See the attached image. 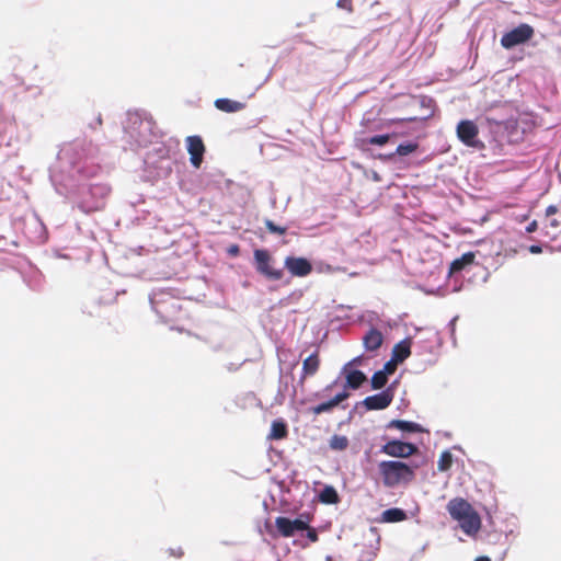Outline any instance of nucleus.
Returning <instances> with one entry per match:
<instances>
[{
  "instance_id": "f257e3e1",
  "label": "nucleus",
  "mask_w": 561,
  "mask_h": 561,
  "mask_svg": "<svg viewBox=\"0 0 561 561\" xmlns=\"http://www.w3.org/2000/svg\"><path fill=\"white\" fill-rule=\"evenodd\" d=\"M419 466L401 460H382L378 463V473L386 488L408 485L415 480Z\"/></svg>"
},
{
  "instance_id": "f03ea898",
  "label": "nucleus",
  "mask_w": 561,
  "mask_h": 561,
  "mask_svg": "<svg viewBox=\"0 0 561 561\" xmlns=\"http://www.w3.org/2000/svg\"><path fill=\"white\" fill-rule=\"evenodd\" d=\"M447 511L461 530L468 536H476L481 528V517L472 505L462 497H454L447 503Z\"/></svg>"
},
{
  "instance_id": "7ed1b4c3",
  "label": "nucleus",
  "mask_w": 561,
  "mask_h": 561,
  "mask_svg": "<svg viewBox=\"0 0 561 561\" xmlns=\"http://www.w3.org/2000/svg\"><path fill=\"white\" fill-rule=\"evenodd\" d=\"M534 36V28L526 23L505 33L501 38V45L505 49H511L517 45L528 42Z\"/></svg>"
},
{
  "instance_id": "20e7f679",
  "label": "nucleus",
  "mask_w": 561,
  "mask_h": 561,
  "mask_svg": "<svg viewBox=\"0 0 561 561\" xmlns=\"http://www.w3.org/2000/svg\"><path fill=\"white\" fill-rule=\"evenodd\" d=\"M380 451L393 458H409L419 453V447L412 443L391 439L381 446Z\"/></svg>"
},
{
  "instance_id": "39448f33",
  "label": "nucleus",
  "mask_w": 561,
  "mask_h": 561,
  "mask_svg": "<svg viewBox=\"0 0 561 561\" xmlns=\"http://www.w3.org/2000/svg\"><path fill=\"white\" fill-rule=\"evenodd\" d=\"M256 271L272 280H279L283 277V271L274 268L271 265L272 257L266 250L259 249L254 251Z\"/></svg>"
},
{
  "instance_id": "423d86ee",
  "label": "nucleus",
  "mask_w": 561,
  "mask_h": 561,
  "mask_svg": "<svg viewBox=\"0 0 561 561\" xmlns=\"http://www.w3.org/2000/svg\"><path fill=\"white\" fill-rule=\"evenodd\" d=\"M479 128L477 124L472 121H461L457 125V136L462 144L468 147L477 148L481 145V141L478 139Z\"/></svg>"
},
{
  "instance_id": "0eeeda50",
  "label": "nucleus",
  "mask_w": 561,
  "mask_h": 561,
  "mask_svg": "<svg viewBox=\"0 0 561 561\" xmlns=\"http://www.w3.org/2000/svg\"><path fill=\"white\" fill-rule=\"evenodd\" d=\"M284 265L296 277H305L312 272L311 263L305 257L287 256Z\"/></svg>"
},
{
  "instance_id": "6e6552de",
  "label": "nucleus",
  "mask_w": 561,
  "mask_h": 561,
  "mask_svg": "<svg viewBox=\"0 0 561 561\" xmlns=\"http://www.w3.org/2000/svg\"><path fill=\"white\" fill-rule=\"evenodd\" d=\"M190 161L195 168H199L205 153V145L199 136H188L186 138Z\"/></svg>"
},
{
  "instance_id": "1a4fd4ad",
  "label": "nucleus",
  "mask_w": 561,
  "mask_h": 561,
  "mask_svg": "<svg viewBox=\"0 0 561 561\" xmlns=\"http://www.w3.org/2000/svg\"><path fill=\"white\" fill-rule=\"evenodd\" d=\"M393 400L392 392L388 389L380 393L369 396L364 399L363 404L364 407L371 411V410H383L388 408Z\"/></svg>"
},
{
  "instance_id": "9d476101",
  "label": "nucleus",
  "mask_w": 561,
  "mask_h": 561,
  "mask_svg": "<svg viewBox=\"0 0 561 561\" xmlns=\"http://www.w3.org/2000/svg\"><path fill=\"white\" fill-rule=\"evenodd\" d=\"M350 397V393L344 390L336 396H334L331 400L327 402H322L318 405L311 407L310 412L313 415H319L321 413L331 412L335 407H337L342 401L346 400Z\"/></svg>"
},
{
  "instance_id": "9b49d317",
  "label": "nucleus",
  "mask_w": 561,
  "mask_h": 561,
  "mask_svg": "<svg viewBox=\"0 0 561 561\" xmlns=\"http://www.w3.org/2000/svg\"><path fill=\"white\" fill-rule=\"evenodd\" d=\"M382 333L375 328H371L363 337L364 347L368 352L377 351L382 345Z\"/></svg>"
},
{
  "instance_id": "f8f14e48",
  "label": "nucleus",
  "mask_w": 561,
  "mask_h": 561,
  "mask_svg": "<svg viewBox=\"0 0 561 561\" xmlns=\"http://www.w3.org/2000/svg\"><path fill=\"white\" fill-rule=\"evenodd\" d=\"M476 254L473 252L463 253L460 257L455 259L449 266V275L457 274L467 266L474 263Z\"/></svg>"
},
{
  "instance_id": "ddd939ff",
  "label": "nucleus",
  "mask_w": 561,
  "mask_h": 561,
  "mask_svg": "<svg viewBox=\"0 0 561 561\" xmlns=\"http://www.w3.org/2000/svg\"><path fill=\"white\" fill-rule=\"evenodd\" d=\"M320 367V357L318 352L309 355L302 363V376L301 379L313 376Z\"/></svg>"
},
{
  "instance_id": "4468645a",
  "label": "nucleus",
  "mask_w": 561,
  "mask_h": 561,
  "mask_svg": "<svg viewBox=\"0 0 561 561\" xmlns=\"http://www.w3.org/2000/svg\"><path fill=\"white\" fill-rule=\"evenodd\" d=\"M387 427L388 428H397V430H400L403 432H409V433L424 432V428L420 424H417L415 422H411V421H404V420H392L388 423Z\"/></svg>"
},
{
  "instance_id": "2eb2a0df",
  "label": "nucleus",
  "mask_w": 561,
  "mask_h": 561,
  "mask_svg": "<svg viewBox=\"0 0 561 561\" xmlns=\"http://www.w3.org/2000/svg\"><path fill=\"white\" fill-rule=\"evenodd\" d=\"M215 106L217 110L225 113H236L242 111L245 107V104L230 99H217L215 101Z\"/></svg>"
},
{
  "instance_id": "dca6fc26",
  "label": "nucleus",
  "mask_w": 561,
  "mask_h": 561,
  "mask_svg": "<svg viewBox=\"0 0 561 561\" xmlns=\"http://www.w3.org/2000/svg\"><path fill=\"white\" fill-rule=\"evenodd\" d=\"M411 355L410 340H403L397 343L392 348V358L398 363L404 362Z\"/></svg>"
},
{
  "instance_id": "f3484780",
  "label": "nucleus",
  "mask_w": 561,
  "mask_h": 561,
  "mask_svg": "<svg viewBox=\"0 0 561 561\" xmlns=\"http://www.w3.org/2000/svg\"><path fill=\"white\" fill-rule=\"evenodd\" d=\"M288 436L287 424L283 420H275L272 422L271 432L267 436L271 440H280Z\"/></svg>"
},
{
  "instance_id": "a211bd4d",
  "label": "nucleus",
  "mask_w": 561,
  "mask_h": 561,
  "mask_svg": "<svg viewBox=\"0 0 561 561\" xmlns=\"http://www.w3.org/2000/svg\"><path fill=\"white\" fill-rule=\"evenodd\" d=\"M408 518L407 513L398 507H392L383 511L381 513L380 522L381 523H399L403 522Z\"/></svg>"
},
{
  "instance_id": "6ab92c4d",
  "label": "nucleus",
  "mask_w": 561,
  "mask_h": 561,
  "mask_svg": "<svg viewBox=\"0 0 561 561\" xmlns=\"http://www.w3.org/2000/svg\"><path fill=\"white\" fill-rule=\"evenodd\" d=\"M366 375L360 370H351L346 375V385L345 388L350 389H358L365 381Z\"/></svg>"
},
{
  "instance_id": "aec40b11",
  "label": "nucleus",
  "mask_w": 561,
  "mask_h": 561,
  "mask_svg": "<svg viewBox=\"0 0 561 561\" xmlns=\"http://www.w3.org/2000/svg\"><path fill=\"white\" fill-rule=\"evenodd\" d=\"M275 526L283 537L288 538L294 536L291 519L284 516L276 517Z\"/></svg>"
},
{
  "instance_id": "412c9836",
  "label": "nucleus",
  "mask_w": 561,
  "mask_h": 561,
  "mask_svg": "<svg viewBox=\"0 0 561 561\" xmlns=\"http://www.w3.org/2000/svg\"><path fill=\"white\" fill-rule=\"evenodd\" d=\"M319 500L321 503L324 504H336L340 501V497L336 490L333 486L327 485L321 490L319 494Z\"/></svg>"
},
{
  "instance_id": "4be33fe9",
  "label": "nucleus",
  "mask_w": 561,
  "mask_h": 561,
  "mask_svg": "<svg viewBox=\"0 0 561 561\" xmlns=\"http://www.w3.org/2000/svg\"><path fill=\"white\" fill-rule=\"evenodd\" d=\"M348 445L350 440L344 435L335 434L329 439V447L334 451H343L347 449Z\"/></svg>"
},
{
  "instance_id": "5701e85b",
  "label": "nucleus",
  "mask_w": 561,
  "mask_h": 561,
  "mask_svg": "<svg viewBox=\"0 0 561 561\" xmlns=\"http://www.w3.org/2000/svg\"><path fill=\"white\" fill-rule=\"evenodd\" d=\"M391 138V135H376L369 138H364L359 140V147L364 149L367 145H374V146H383L386 145Z\"/></svg>"
},
{
  "instance_id": "b1692460",
  "label": "nucleus",
  "mask_w": 561,
  "mask_h": 561,
  "mask_svg": "<svg viewBox=\"0 0 561 561\" xmlns=\"http://www.w3.org/2000/svg\"><path fill=\"white\" fill-rule=\"evenodd\" d=\"M453 466V454L449 450H445L440 454L437 469L442 472L449 470Z\"/></svg>"
},
{
  "instance_id": "393cba45",
  "label": "nucleus",
  "mask_w": 561,
  "mask_h": 561,
  "mask_svg": "<svg viewBox=\"0 0 561 561\" xmlns=\"http://www.w3.org/2000/svg\"><path fill=\"white\" fill-rule=\"evenodd\" d=\"M388 381V376L386 371L378 370L371 377V387L373 389H381L386 386Z\"/></svg>"
},
{
  "instance_id": "a878e982",
  "label": "nucleus",
  "mask_w": 561,
  "mask_h": 561,
  "mask_svg": "<svg viewBox=\"0 0 561 561\" xmlns=\"http://www.w3.org/2000/svg\"><path fill=\"white\" fill-rule=\"evenodd\" d=\"M419 148L416 142L400 144L396 149V154L404 157L413 153Z\"/></svg>"
},
{
  "instance_id": "bb28decb",
  "label": "nucleus",
  "mask_w": 561,
  "mask_h": 561,
  "mask_svg": "<svg viewBox=\"0 0 561 561\" xmlns=\"http://www.w3.org/2000/svg\"><path fill=\"white\" fill-rule=\"evenodd\" d=\"M265 227L266 229L271 232V233H275V234H278V236H283L286 233L287 231V228L286 227H280V226H277L275 225L272 220L270 219H266L265 220Z\"/></svg>"
},
{
  "instance_id": "cd10ccee",
  "label": "nucleus",
  "mask_w": 561,
  "mask_h": 561,
  "mask_svg": "<svg viewBox=\"0 0 561 561\" xmlns=\"http://www.w3.org/2000/svg\"><path fill=\"white\" fill-rule=\"evenodd\" d=\"M291 526H293L294 533L297 531V530L308 529V523L304 522L300 518L293 519L291 520Z\"/></svg>"
},
{
  "instance_id": "c85d7f7f",
  "label": "nucleus",
  "mask_w": 561,
  "mask_h": 561,
  "mask_svg": "<svg viewBox=\"0 0 561 561\" xmlns=\"http://www.w3.org/2000/svg\"><path fill=\"white\" fill-rule=\"evenodd\" d=\"M398 362L391 358L389 362H387L383 366V369L381 371H386V375L393 374L397 368Z\"/></svg>"
},
{
  "instance_id": "c756f323",
  "label": "nucleus",
  "mask_w": 561,
  "mask_h": 561,
  "mask_svg": "<svg viewBox=\"0 0 561 561\" xmlns=\"http://www.w3.org/2000/svg\"><path fill=\"white\" fill-rule=\"evenodd\" d=\"M337 7L347 12H353V0H337Z\"/></svg>"
},
{
  "instance_id": "7c9ffc66",
  "label": "nucleus",
  "mask_w": 561,
  "mask_h": 561,
  "mask_svg": "<svg viewBox=\"0 0 561 561\" xmlns=\"http://www.w3.org/2000/svg\"><path fill=\"white\" fill-rule=\"evenodd\" d=\"M307 530V538L311 541V542H317L319 540V536H318V533L314 528H311L308 526V529Z\"/></svg>"
},
{
  "instance_id": "2f4dec72",
  "label": "nucleus",
  "mask_w": 561,
  "mask_h": 561,
  "mask_svg": "<svg viewBox=\"0 0 561 561\" xmlns=\"http://www.w3.org/2000/svg\"><path fill=\"white\" fill-rule=\"evenodd\" d=\"M168 553L170 557H174V558H182L184 556V551L181 547L170 548L168 550Z\"/></svg>"
},
{
  "instance_id": "473e14b6",
  "label": "nucleus",
  "mask_w": 561,
  "mask_h": 561,
  "mask_svg": "<svg viewBox=\"0 0 561 561\" xmlns=\"http://www.w3.org/2000/svg\"><path fill=\"white\" fill-rule=\"evenodd\" d=\"M227 253L230 255V256H237L239 255L240 253V248L238 244H231L228 249H227Z\"/></svg>"
},
{
  "instance_id": "72a5a7b5",
  "label": "nucleus",
  "mask_w": 561,
  "mask_h": 561,
  "mask_svg": "<svg viewBox=\"0 0 561 561\" xmlns=\"http://www.w3.org/2000/svg\"><path fill=\"white\" fill-rule=\"evenodd\" d=\"M558 213V207L556 205H550L546 208V216L550 217Z\"/></svg>"
},
{
  "instance_id": "f704fd0d",
  "label": "nucleus",
  "mask_w": 561,
  "mask_h": 561,
  "mask_svg": "<svg viewBox=\"0 0 561 561\" xmlns=\"http://www.w3.org/2000/svg\"><path fill=\"white\" fill-rule=\"evenodd\" d=\"M538 228V224L536 220H533L527 227H526V231L528 233H531V232H535Z\"/></svg>"
},
{
  "instance_id": "c9c22d12",
  "label": "nucleus",
  "mask_w": 561,
  "mask_h": 561,
  "mask_svg": "<svg viewBox=\"0 0 561 561\" xmlns=\"http://www.w3.org/2000/svg\"><path fill=\"white\" fill-rule=\"evenodd\" d=\"M412 122V121H415L414 117H410V118H401V119H390L389 121V124H396V123H399V122Z\"/></svg>"
},
{
  "instance_id": "e433bc0d",
  "label": "nucleus",
  "mask_w": 561,
  "mask_h": 561,
  "mask_svg": "<svg viewBox=\"0 0 561 561\" xmlns=\"http://www.w3.org/2000/svg\"><path fill=\"white\" fill-rule=\"evenodd\" d=\"M529 251H530L531 253L538 254V253H541V248H540L539 245H531V247L529 248Z\"/></svg>"
},
{
  "instance_id": "4c0bfd02",
  "label": "nucleus",
  "mask_w": 561,
  "mask_h": 561,
  "mask_svg": "<svg viewBox=\"0 0 561 561\" xmlns=\"http://www.w3.org/2000/svg\"><path fill=\"white\" fill-rule=\"evenodd\" d=\"M549 226H550L551 228L557 229V228L560 226V222H559V220H557V219H551V220H550V222H549Z\"/></svg>"
},
{
  "instance_id": "58836bf2",
  "label": "nucleus",
  "mask_w": 561,
  "mask_h": 561,
  "mask_svg": "<svg viewBox=\"0 0 561 561\" xmlns=\"http://www.w3.org/2000/svg\"><path fill=\"white\" fill-rule=\"evenodd\" d=\"M474 561H491L488 557H478Z\"/></svg>"
},
{
  "instance_id": "ea45409f",
  "label": "nucleus",
  "mask_w": 561,
  "mask_h": 561,
  "mask_svg": "<svg viewBox=\"0 0 561 561\" xmlns=\"http://www.w3.org/2000/svg\"><path fill=\"white\" fill-rule=\"evenodd\" d=\"M333 387V385L327 386L325 390H329Z\"/></svg>"
}]
</instances>
